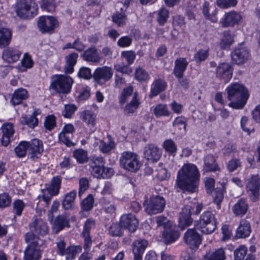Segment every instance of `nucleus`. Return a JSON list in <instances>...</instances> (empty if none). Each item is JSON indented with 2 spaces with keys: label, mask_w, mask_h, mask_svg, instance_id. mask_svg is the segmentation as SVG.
Masks as SVG:
<instances>
[{
  "label": "nucleus",
  "mask_w": 260,
  "mask_h": 260,
  "mask_svg": "<svg viewBox=\"0 0 260 260\" xmlns=\"http://www.w3.org/2000/svg\"><path fill=\"white\" fill-rule=\"evenodd\" d=\"M120 166L125 170L136 172L139 170L141 163L139 155L131 151H124L119 159Z\"/></svg>",
  "instance_id": "4"
},
{
  "label": "nucleus",
  "mask_w": 260,
  "mask_h": 260,
  "mask_svg": "<svg viewBox=\"0 0 260 260\" xmlns=\"http://www.w3.org/2000/svg\"><path fill=\"white\" fill-rule=\"evenodd\" d=\"M225 253L222 248H218L211 254H207L205 257V260H224Z\"/></svg>",
  "instance_id": "42"
},
{
  "label": "nucleus",
  "mask_w": 260,
  "mask_h": 260,
  "mask_svg": "<svg viewBox=\"0 0 260 260\" xmlns=\"http://www.w3.org/2000/svg\"><path fill=\"white\" fill-rule=\"evenodd\" d=\"M188 63L186 59L183 57H180L175 60L173 73L176 78H180L183 76L184 72L188 66Z\"/></svg>",
  "instance_id": "24"
},
{
  "label": "nucleus",
  "mask_w": 260,
  "mask_h": 260,
  "mask_svg": "<svg viewBox=\"0 0 260 260\" xmlns=\"http://www.w3.org/2000/svg\"><path fill=\"white\" fill-rule=\"evenodd\" d=\"M120 226L129 232H134L138 226L139 222L136 216L132 214H124L120 219Z\"/></svg>",
  "instance_id": "14"
},
{
  "label": "nucleus",
  "mask_w": 260,
  "mask_h": 260,
  "mask_svg": "<svg viewBox=\"0 0 260 260\" xmlns=\"http://www.w3.org/2000/svg\"><path fill=\"white\" fill-rule=\"evenodd\" d=\"M113 71L111 68L104 66L98 68L94 72L93 78L99 84H104L112 77Z\"/></svg>",
  "instance_id": "12"
},
{
  "label": "nucleus",
  "mask_w": 260,
  "mask_h": 260,
  "mask_svg": "<svg viewBox=\"0 0 260 260\" xmlns=\"http://www.w3.org/2000/svg\"><path fill=\"white\" fill-rule=\"evenodd\" d=\"M39 237L36 236L35 233L30 231L26 234L25 236V242L27 243V246L29 247H39Z\"/></svg>",
  "instance_id": "43"
},
{
  "label": "nucleus",
  "mask_w": 260,
  "mask_h": 260,
  "mask_svg": "<svg viewBox=\"0 0 260 260\" xmlns=\"http://www.w3.org/2000/svg\"><path fill=\"white\" fill-rule=\"evenodd\" d=\"M29 154L30 158L35 160L39 158L43 152V145L42 141L39 139H34L28 142Z\"/></svg>",
  "instance_id": "16"
},
{
  "label": "nucleus",
  "mask_w": 260,
  "mask_h": 260,
  "mask_svg": "<svg viewBox=\"0 0 260 260\" xmlns=\"http://www.w3.org/2000/svg\"><path fill=\"white\" fill-rule=\"evenodd\" d=\"M162 235L164 242L167 244L175 241L179 236L177 232L171 229V226L164 230Z\"/></svg>",
  "instance_id": "34"
},
{
  "label": "nucleus",
  "mask_w": 260,
  "mask_h": 260,
  "mask_svg": "<svg viewBox=\"0 0 260 260\" xmlns=\"http://www.w3.org/2000/svg\"><path fill=\"white\" fill-rule=\"evenodd\" d=\"M199 172L193 164H184L178 171L176 185L180 189L193 193L197 190Z\"/></svg>",
  "instance_id": "1"
},
{
  "label": "nucleus",
  "mask_w": 260,
  "mask_h": 260,
  "mask_svg": "<svg viewBox=\"0 0 260 260\" xmlns=\"http://www.w3.org/2000/svg\"><path fill=\"white\" fill-rule=\"evenodd\" d=\"M20 54L21 52L18 50L9 48L3 51L2 58L7 62L13 63L18 60Z\"/></svg>",
  "instance_id": "25"
},
{
  "label": "nucleus",
  "mask_w": 260,
  "mask_h": 260,
  "mask_svg": "<svg viewBox=\"0 0 260 260\" xmlns=\"http://www.w3.org/2000/svg\"><path fill=\"white\" fill-rule=\"evenodd\" d=\"M28 142H21L15 149V151L19 157H24L26 154L27 149H28Z\"/></svg>",
  "instance_id": "48"
},
{
  "label": "nucleus",
  "mask_w": 260,
  "mask_h": 260,
  "mask_svg": "<svg viewBox=\"0 0 260 260\" xmlns=\"http://www.w3.org/2000/svg\"><path fill=\"white\" fill-rule=\"evenodd\" d=\"M216 5L220 8L225 9L234 7L237 4V0H217Z\"/></svg>",
  "instance_id": "50"
},
{
  "label": "nucleus",
  "mask_w": 260,
  "mask_h": 260,
  "mask_svg": "<svg viewBox=\"0 0 260 260\" xmlns=\"http://www.w3.org/2000/svg\"><path fill=\"white\" fill-rule=\"evenodd\" d=\"M169 17V11L162 8L158 14L157 21L160 25H164Z\"/></svg>",
  "instance_id": "59"
},
{
  "label": "nucleus",
  "mask_w": 260,
  "mask_h": 260,
  "mask_svg": "<svg viewBox=\"0 0 260 260\" xmlns=\"http://www.w3.org/2000/svg\"><path fill=\"white\" fill-rule=\"evenodd\" d=\"M148 241L145 239H138L133 244V251L134 260H142V254L147 247Z\"/></svg>",
  "instance_id": "20"
},
{
  "label": "nucleus",
  "mask_w": 260,
  "mask_h": 260,
  "mask_svg": "<svg viewBox=\"0 0 260 260\" xmlns=\"http://www.w3.org/2000/svg\"><path fill=\"white\" fill-rule=\"evenodd\" d=\"M139 104V101L137 98V95L135 93L132 101L126 105L125 109V111L128 113H134L138 108Z\"/></svg>",
  "instance_id": "52"
},
{
  "label": "nucleus",
  "mask_w": 260,
  "mask_h": 260,
  "mask_svg": "<svg viewBox=\"0 0 260 260\" xmlns=\"http://www.w3.org/2000/svg\"><path fill=\"white\" fill-rule=\"evenodd\" d=\"M135 78L140 82H147L149 79L148 72L142 68H138L135 72Z\"/></svg>",
  "instance_id": "46"
},
{
  "label": "nucleus",
  "mask_w": 260,
  "mask_h": 260,
  "mask_svg": "<svg viewBox=\"0 0 260 260\" xmlns=\"http://www.w3.org/2000/svg\"><path fill=\"white\" fill-rule=\"evenodd\" d=\"M166 86V83L164 80L161 79H155L152 84L150 93L149 95V98H152L156 96L164 91Z\"/></svg>",
  "instance_id": "27"
},
{
  "label": "nucleus",
  "mask_w": 260,
  "mask_h": 260,
  "mask_svg": "<svg viewBox=\"0 0 260 260\" xmlns=\"http://www.w3.org/2000/svg\"><path fill=\"white\" fill-rule=\"evenodd\" d=\"M29 228L30 231L42 236L46 235L48 230L47 223L42 219H35L29 224Z\"/></svg>",
  "instance_id": "23"
},
{
  "label": "nucleus",
  "mask_w": 260,
  "mask_h": 260,
  "mask_svg": "<svg viewBox=\"0 0 260 260\" xmlns=\"http://www.w3.org/2000/svg\"><path fill=\"white\" fill-rule=\"evenodd\" d=\"M61 178L59 176H56L51 180V185L49 188V191L51 196H55L58 194L60 187Z\"/></svg>",
  "instance_id": "38"
},
{
  "label": "nucleus",
  "mask_w": 260,
  "mask_h": 260,
  "mask_svg": "<svg viewBox=\"0 0 260 260\" xmlns=\"http://www.w3.org/2000/svg\"><path fill=\"white\" fill-rule=\"evenodd\" d=\"M39 113L38 111H35L33 112L32 115L29 116L23 117L21 123L23 124L27 125L30 127H35L38 123V119L36 118V116Z\"/></svg>",
  "instance_id": "40"
},
{
  "label": "nucleus",
  "mask_w": 260,
  "mask_h": 260,
  "mask_svg": "<svg viewBox=\"0 0 260 260\" xmlns=\"http://www.w3.org/2000/svg\"><path fill=\"white\" fill-rule=\"evenodd\" d=\"M73 83V80L70 77L56 75L54 77L50 86L57 92L68 93L71 91Z\"/></svg>",
  "instance_id": "7"
},
{
  "label": "nucleus",
  "mask_w": 260,
  "mask_h": 260,
  "mask_svg": "<svg viewBox=\"0 0 260 260\" xmlns=\"http://www.w3.org/2000/svg\"><path fill=\"white\" fill-rule=\"evenodd\" d=\"M173 125L174 126H178L179 129L182 127L185 131H186V119L184 117L179 116L176 118Z\"/></svg>",
  "instance_id": "61"
},
{
  "label": "nucleus",
  "mask_w": 260,
  "mask_h": 260,
  "mask_svg": "<svg viewBox=\"0 0 260 260\" xmlns=\"http://www.w3.org/2000/svg\"><path fill=\"white\" fill-rule=\"evenodd\" d=\"M184 242L193 250L198 248L202 242L200 234L194 229H189L184 234Z\"/></svg>",
  "instance_id": "11"
},
{
  "label": "nucleus",
  "mask_w": 260,
  "mask_h": 260,
  "mask_svg": "<svg viewBox=\"0 0 260 260\" xmlns=\"http://www.w3.org/2000/svg\"><path fill=\"white\" fill-rule=\"evenodd\" d=\"M24 254V260H39L41 257V252L39 247H27Z\"/></svg>",
  "instance_id": "31"
},
{
  "label": "nucleus",
  "mask_w": 260,
  "mask_h": 260,
  "mask_svg": "<svg viewBox=\"0 0 260 260\" xmlns=\"http://www.w3.org/2000/svg\"><path fill=\"white\" fill-rule=\"evenodd\" d=\"M89 187V181L86 178H82L79 180V195L81 196Z\"/></svg>",
  "instance_id": "64"
},
{
  "label": "nucleus",
  "mask_w": 260,
  "mask_h": 260,
  "mask_svg": "<svg viewBox=\"0 0 260 260\" xmlns=\"http://www.w3.org/2000/svg\"><path fill=\"white\" fill-rule=\"evenodd\" d=\"M233 69L229 63L222 62L216 68V77L224 83H228L233 76Z\"/></svg>",
  "instance_id": "13"
},
{
  "label": "nucleus",
  "mask_w": 260,
  "mask_h": 260,
  "mask_svg": "<svg viewBox=\"0 0 260 260\" xmlns=\"http://www.w3.org/2000/svg\"><path fill=\"white\" fill-rule=\"evenodd\" d=\"M78 55L76 53H72L66 56L67 64L64 68L66 73L71 74L74 72V67L76 64Z\"/></svg>",
  "instance_id": "36"
},
{
  "label": "nucleus",
  "mask_w": 260,
  "mask_h": 260,
  "mask_svg": "<svg viewBox=\"0 0 260 260\" xmlns=\"http://www.w3.org/2000/svg\"><path fill=\"white\" fill-rule=\"evenodd\" d=\"M95 115L90 111L86 110L81 114V119L88 126H91L90 132L93 133L95 131Z\"/></svg>",
  "instance_id": "28"
},
{
  "label": "nucleus",
  "mask_w": 260,
  "mask_h": 260,
  "mask_svg": "<svg viewBox=\"0 0 260 260\" xmlns=\"http://www.w3.org/2000/svg\"><path fill=\"white\" fill-rule=\"evenodd\" d=\"M227 98L231 102L229 106L233 109H242L246 104L249 94L247 89L238 83L231 84L227 87Z\"/></svg>",
  "instance_id": "2"
},
{
  "label": "nucleus",
  "mask_w": 260,
  "mask_h": 260,
  "mask_svg": "<svg viewBox=\"0 0 260 260\" xmlns=\"http://www.w3.org/2000/svg\"><path fill=\"white\" fill-rule=\"evenodd\" d=\"M153 112L156 117L169 116L171 112L166 104H157L153 109Z\"/></svg>",
  "instance_id": "39"
},
{
  "label": "nucleus",
  "mask_w": 260,
  "mask_h": 260,
  "mask_svg": "<svg viewBox=\"0 0 260 260\" xmlns=\"http://www.w3.org/2000/svg\"><path fill=\"white\" fill-rule=\"evenodd\" d=\"M95 226V221L92 219H88L83 226V230L81 233L84 239V248L87 251L92 244V240L90 235V231Z\"/></svg>",
  "instance_id": "15"
},
{
  "label": "nucleus",
  "mask_w": 260,
  "mask_h": 260,
  "mask_svg": "<svg viewBox=\"0 0 260 260\" xmlns=\"http://www.w3.org/2000/svg\"><path fill=\"white\" fill-rule=\"evenodd\" d=\"M104 159L102 157L92 158L91 159V171L94 177L98 178H102L104 167Z\"/></svg>",
  "instance_id": "22"
},
{
  "label": "nucleus",
  "mask_w": 260,
  "mask_h": 260,
  "mask_svg": "<svg viewBox=\"0 0 260 260\" xmlns=\"http://www.w3.org/2000/svg\"><path fill=\"white\" fill-rule=\"evenodd\" d=\"M66 226L70 227L69 220L64 215H58L54 220L52 230L57 234Z\"/></svg>",
  "instance_id": "26"
},
{
  "label": "nucleus",
  "mask_w": 260,
  "mask_h": 260,
  "mask_svg": "<svg viewBox=\"0 0 260 260\" xmlns=\"http://www.w3.org/2000/svg\"><path fill=\"white\" fill-rule=\"evenodd\" d=\"M2 138L1 143L3 146H7L13 139L15 131L12 123H7L3 125L2 127Z\"/></svg>",
  "instance_id": "21"
},
{
  "label": "nucleus",
  "mask_w": 260,
  "mask_h": 260,
  "mask_svg": "<svg viewBox=\"0 0 260 260\" xmlns=\"http://www.w3.org/2000/svg\"><path fill=\"white\" fill-rule=\"evenodd\" d=\"M193 219L190 216H180L179 218V227L181 230L184 229L186 227L192 224Z\"/></svg>",
  "instance_id": "57"
},
{
  "label": "nucleus",
  "mask_w": 260,
  "mask_h": 260,
  "mask_svg": "<svg viewBox=\"0 0 260 260\" xmlns=\"http://www.w3.org/2000/svg\"><path fill=\"white\" fill-rule=\"evenodd\" d=\"M121 55L126 59L128 65L133 63L136 57V54L133 51H127L122 52Z\"/></svg>",
  "instance_id": "63"
},
{
  "label": "nucleus",
  "mask_w": 260,
  "mask_h": 260,
  "mask_svg": "<svg viewBox=\"0 0 260 260\" xmlns=\"http://www.w3.org/2000/svg\"><path fill=\"white\" fill-rule=\"evenodd\" d=\"M76 197V191L75 190L71 191L65 196L62 203V207L65 210H69L72 208Z\"/></svg>",
  "instance_id": "41"
},
{
  "label": "nucleus",
  "mask_w": 260,
  "mask_h": 260,
  "mask_svg": "<svg viewBox=\"0 0 260 260\" xmlns=\"http://www.w3.org/2000/svg\"><path fill=\"white\" fill-rule=\"evenodd\" d=\"M247 248L243 245L240 246L234 251L235 260H243L246 253Z\"/></svg>",
  "instance_id": "53"
},
{
  "label": "nucleus",
  "mask_w": 260,
  "mask_h": 260,
  "mask_svg": "<svg viewBox=\"0 0 260 260\" xmlns=\"http://www.w3.org/2000/svg\"><path fill=\"white\" fill-rule=\"evenodd\" d=\"M16 12L22 19H29L36 15L37 6L32 0H19Z\"/></svg>",
  "instance_id": "5"
},
{
  "label": "nucleus",
  "mask_w": 260,
  "mask_h": 260,
  "mask_svg": "<svg viewBox=\"0 0 260 260\" xmlns=\"http://www.w3.org/2000/svg\"><path fill=\"white\" fill-rule=\"evenodd\" d=\"M232 60L237 64H243L249 58V52L246 48L235 49L231 53Z\"/></svg>",
  "instance_id": "18"
},
{
  "label": "nucleus",
  "mask_w": 260,
  "mask_h": 260,
  "mask_svg": "<svg viewBox=\"0 0 260 260\" xmlns=\"http://www.w3.org/2000/svg\"><path fill=\"white\" fill-rule=\"evenodd\" d=\"M37 26L42 34H52L58 26V22L54 17L42 16L38 20Z\"/></svg>",
  "instance_id": "8"
},
{
  "label": "nucleus",
  "mask_w": 260,
  "mask_h": 260,
  "mask_svg": "<svg viewBox=\"0 0 260 260\" xmlns=\"http://www.w3.org/2000/svg\"><path fill=\"white\" fill-rule=\"evenodd\" d=\"M163 146L165 150L170 153H175L177 151V146L175 143L171 139L166 140Z\"/></svg>",
  "instance_id": "60"
},
{
  "label": "nucleus",
  "mask_w": 260,
  "mask_h": 260,
  "mask_svg": "<svg viewBox=\"0 0 260 260\" xmlns=\"http://www.w3.org/2000/svg\"><path fill=\"white\" fill-rule=\"evenodd\" d=\"M122 227L120 223L118 224L116 223H112L109 228V233L112 236L120 237L122 235L121 230Z\"/></svg>",
  "instance_id": "51"
},
{
  "label": "nucleus",
  "mask_w": 260,
  "mask_h": 260,
  "mask_svg": "<svg viewBox=\"0 0 260 260\" xmlns=\"http://www.w3.org/2000/svg\"><path fill=\"white\" fill-rule=\"evenodd\" d=\"M73 156L77 161L80 164L84 163L88 160L87 152L83 149H76L74 150Z\"/></svg>",
  "instance_id": "47"
},
{
  "label": "nucleus",
  "mask_w": 260,
  "mask_h": 260,
  "mask_svg": "<svg viewBox=\"0 0 260 260\" xmlns=\"http://www.w3.org/2000/svg\"><path fill=\"white\" fill-rule=\"evenodd\" d=\"M121 12H116L112 16V20L114 23L118 26H121L125 24L127 17L125 13L121 8Z\"/></svg>",
  "instance_id": "45"
},
{
  "label": "nucleus",
  "mask_w": 260,
  "mask_h": 260,
  "mask_svg": "<svg viewBox=\"0 0 260 260\" xmlns=\"http://www.w3.org/2000/svg\"><path fill=\"white\" fill-rule=\"evenodd\" d=\"M218 170L216 159L212 155H207L204 158L203 170L205 172H215Z\"/></svg>",
  "instance_id": "32"
},
{
  "label": "nucleus",
  "mask_w": 260,
  "mask_h": 260,
  "mask_svg": "<svg viewBox=\"0 0 260 260\" xmlns=\"http://www.w3.org/2000/svg\"><path fill=\"white\" fill-rule=\"evenodd\" d=\"M144 205L146 206L145 210L148 214H156L164 210L166 201L162 197L152 196L144 202Z\"/></svg>",
  "instance_id": "6"
},
{
  "label": "nucleus",
  "mask_w": 260,
  "mask_h": 260,
  "mask_svg": "<svg viewBox=\"0 0 260 260\" xmlns=\"http://www.w3.org/2000/svg\"><path fill=\"white\" fill-rule=\"evenodd\" d=\"M216 221L214 215L210 211H205L201 214L200 219L194 222V226L205 234L213 233L216 228Z\"/></svg>",
  "instance_id": "3"
},
{
  "label": "nucleus",
  "mask_w": 260,
  "mask_h": 260,
  "mask_svg": "<svg viewBox=\"0 0 260 260\" xmlns=\"http://www.w3.org/2000/svg\"><path fill=\"white\" fill-rule=\"evenodd\" d=\"M248 209V205L245 199H241L233 207L232 210L236 216H242L245 215Z\"/></svg>",
  "instance_id": "30"
},
{
  "label": "nucleus",
  "mask_w": 260,
  "mask_h": 260,
  "mask_svg": "<svg viewBox=\"0 0 260 260\" xmlns=\"http://www.w3.org/2000/svg\"><path fill=\"white\" fill-rule=\"evenodd\" d=\"M214 183V179L211 178H207L205 182L207 192L208 193L212 192L214 202L217 204L218 208H219L220 203L223 199L225 187L224 185H222L221 187L217 188L213 190Z\"/></svg>",
  "instance_id": "9"
},
{
  "label": "nucleus",
  "mask_w": 260,
  "mask_h": 260,
  "mask_svg": "<svg viewBox=\"0 0 260 260\" xmlns=\"http://www.w3.org/2000/svg\"><path fill=\"white\" fill-rule=\"evenodd\" d=\"M73 135L61 132L58 136L60 141L63 143L68 146H70L73 144L72 142V138Z\"/></svg>",
  "instance_id": "55"
},
{
  "label": "nucleus",
  "mask_w": 260,
  "mask_h": 260,
  "mask_svg": "<svg viewBox=\"0 0 260 260\" xmlns=\"http://www.w3.org/2000/svg\"><path fill=\"white\" fill-rule=\"evenodd\" d=\"M250 232L249 223L245 219L241 220L237 231V236L240 238H246L249 235Z\"/></svg>",
  "instance_id": "33"
},
{
  "label": "nucleus",
  "mask_w": 260,
  "mask_h": 260,
  "mask_svg": "<svg viewBox=\"0 0 260 260\" xmlns=\"http://www.w3.org/2000/svg\"><path fill=\"white\" fill-rule=\"evenodd\" d=\"M12 32L8 28L0 29V47L4 48L8 46L11 40Z\"/></svg>",
  "instance_id": "35"
},
{
  "label": "nucleus",
  "mask_w": 260,
  "mask_h": 260,
  "mask_svg": "<svg viewBox=\"0 0 260 260\" xmlns=\"http://www.w3.org/2000/svg\"><path fill=\"white\" fill-rule=\"evenodd\" d=\"M82 57L85 60L94 63L99 62L101 59L95 47L88 48L84 52Z\"/></svg>",
  "instance_id": "29"
},
{
  "label": "nucleus",
  "mask_w": 260,
  "mask_h": 260,
  "mask_svg": "<svg viewBox=\"0 0 260 260\" xmlns=\"http://www.w3.org/2000/svg\"><path fill=\"white\" fill-rule=\"evenodd\" d=\"M27 97V91L23 88H20L13 93L12 99L11 101L13 105L19 104L22 100H25Z\"/></svg>",
  "instance_id": "37"
},
{
  "label": "nucleus",
  "mask_w": 260,
  "mask_h": 260,
  "mask_svg": "<svg viewBox=\"0 0 260 260\" xmlns=\"http://www.w3.org/2000/svg\"><path fill=\"white\" fill-rule=\"evenodd\" d=\"M76 109L77 108L74 105H66L62 111V115L66 118H70Z\"/></svg>",
  "instance_id": "62"
},
{
  "label": "nucleus",
  "mask_w": 260,
  "mask_h": 260,
  "mask_svg": "<svg viewBox=\"0 0 260 260\" xmlns=\"http://www.w3.org/2000/svg\"><path fill=\"white\" fill-rule=\"evenodd\" d=\"M94 203L93 197L92 195L90 194L87 196L82 202V208L84 211H89L93 207Z\"/></svg>",
  "instance_id": "54"
},
{
  "label": "nucleus",
  "mask_w": 260,
  "mask_h": 260,
  "mask_svg": "<svg viewBox=\"0 0 260 260\" xmlns=\"http://www.w3.org/2000/svg\"><path fill=\"white\" fill-rule=\"evenodd\" d=\"M241 19V16L238 13L232 11L226 13L224 18L219 23L223 27L233 26L235 24H238Z\"/></svg>",
  "instance_id": "19"
},
{
  "label": "nucleus",
  "mask_w": 260,
  "mask_h": 260,
  "mask_svg": "<svg viewBox=\"0 0 260 260\" xmlns=\"http://www.w3.org/2000/svg\"><path fill=\"white\" fill-rule=\"evenodd\" d=\"M82 247L80 246H70L66 249L64 255H66L67 260H72L74 259L76 254L81 251Z\"/></svg>",
  "instance_id": "44"
},
{
  "label": "nucleus",
  "mask_w": 260,
  "mask_h": 260,
  "mask_svg": "<svg viewBox=\"0 0 260 260\" xmlns=\"http://www.w3.org/2000/svg\"><path fill=\"white\" fill-rule=\"evenodd\" d=\"M247 192L250 200L255 202L259 199L260 178L257 175L252 176L246 185Z\"/></svg>",
  "instance_id": "10"
},
{
  "label": "nucleus",
  "mask_w": 260,
  "mask_h": 260,
  "mask_svg": "<svg viewBox=\"0 0 260 260\" xmlns=\"http://www.w3.org/2000/svg\"><path fill=\"white\" fill-rule=\"evenodd\" d=\"M209 48L200 49L194 55V58L198 62L204 61L208 57Z\"/></svg>",
  "instance_id": "49"
},
{
  "label": "nucleus",
  "mask_w": 260,
  "mask_h": 260,
  "mask_svg": "<svg viewBox=\"0 0 260 260\" xmlns=\"http://www.w3.org/2000/svg\"><path fill=\"white\" fill-rule=\"evenodd\" d=\"M44 126L45 128L51 131L56 126V118L53 115H48L44 121Z\"/></svg>",
  "instance_id": "56"
},
{
  "label": "nucleus",
  "mask_w": 260,
  "mask_h": 260,
  "mask_svg": "<svg viewBox=\"0 0 260 260\" xmlns=\"http://www.w3.org/2000/svg\"><path fill=\"white\" fill-rule=\"evenodd\" d=\"M11 198L7 193L0 194V208H4L10 205Z\"/></svg>",
  "instance_id": "58"
},
{
  "label": "nucleus",
  "mask_w": 260,
  "mask_h": 260,
  "mask_svg": "<svg viewBox=\"0 0 260 260\" xmlns=\"http://www.w3.org/2000/svg\"><path fill=\"white\" fill-rule=\"evenodd\" d=\"M161 154L160 150L155 144H147L144 148V155L145 158L152 162H156L158 160Z\"/></svg>",
  "instance_id": "17"
}]
</instances>
